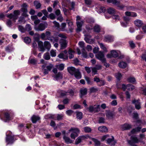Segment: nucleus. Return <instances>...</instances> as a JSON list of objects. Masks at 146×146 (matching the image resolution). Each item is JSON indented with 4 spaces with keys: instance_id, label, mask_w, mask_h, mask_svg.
<instances>
[{
    "instance_id": "obj_1",
    "label": "nucleus",
    "mask_w": 146,
    "mask_h": 146,
    "mask_svg": "<svg viewBox=\"0 0 146 146\" xmlns=\"http://www.w3.org/2000/svg\"><path fill=\"white\" fill-rule=\"evenodd\" d=\"M41 38L44 40H48L53 43L55 42H58L59 38L57 37H54L51 35V32L49 31H46L45 33H42L40 36Z\"/></svg>"
},
{
    "instance_id": "obj_2",
    "label": "nucleus",
    "mask_w": 146,
    "mask_h": 146,
    "mask_svg": "<svg viewBox=\"0 0 146 146\" xmlns=\"http://www.w3.org/2000/svg\"><path fill=\"white\" fill-rule=\"evenodd\" d=\"M127 141L129 145L131 146H137L135 144L140 142L144 144L143 141L139 140L136 136L132 135L130 138V140H127Z\"/></svg>"
},
{
    "instance_id": "obj_3",
    "label": "nucleus",
    "mask_w": 146,
    "mask_h": 146,
    "mask_svg": "<svg viewBox=\"0 0 146 146\" xmlns=\"http://www.w3.org/2000/svg\"><path fill=\"white\" fill-rule=\"evenodd\" d=\"M120 53L118 52L115 50H112L111 51L110 54H108L107 55V57L109 58H111V57L114 58L118 57L120 59H121L123 58V56H120Z\"/></svg>"
},
{
    "instance_id": "obj_4",
    "label": "nucleus",
    "mask_w": 146,
    "mask_h": 146,
    "mask_svg": "<svg viewBox=\"0 0 146 146\" xmlns=\"http://www.w3.org/2000/svg\"><path fill=\"white\" fill-rule=\"evenodd\" d=\"M14 14L11 13L7 15V17L10 19H13V20H15L18 18V16L20 14V11L19 10H15L14 11Z\"/></svg>"
},
{
    "instance_id": "obj_5",
    "label": "nucleus",
    "mask_w": 146,
    "mask_h": 146,
    "mask_svg": "<svg viewBox=\"0 0 146 146\" xmlns=\"http://www.w3.org/2000/svg\"><path fill=\"white\" fill-rule=\"evenodd\" d=\"M88 109L89 112H98L100 110V106L99 105L91 106L89 107Z\"/></svg>"
},
{
    "instance_id": "obj_6",
    "label": "nucleus",
    "mask_w": 146,
    "mask_h": 146,
    "mask_svg": "<svg viewBox=\"0 0 146 146\" xmlns=\"http://www.w3.org/2000/svg\"><path fill=\"white\" fill-rule=\"evenodd\" d=\"M96 56L98 59L101 60L102 62H104L106 61L103 52L100 51L98 52L96 54Z\"/></svg>"
},
{
    "instance_id": "obj_7",
    "label": "nucleus",
    "mask_w": 146,
    "mask_h": 146,
    "mask_svg": "<svg viewBox=\"0 0 146 146\" xmlns=\"http://www.w3.org/2000/svg\"><path fill=\"white\" fill-rule=\"evenodd\" d=\"M59 43L60 46V49L63 50L67 47L68 42L66 40L61 39L59 42Z\"/></svg>"
},
{
    "instance_id": "obj_8",
    "label": "nucleus",
    "mask_w": 146,
    "mask_h": 146,
    "mask_svg": "<svg viewBox=\"0 0 146 146\" xmlns=\"http://www.w3.org/2000/svg\"><path fill=\"white\" fill-rule=\"evenodd\" d=\"M47 26V24L46 23H40L38 27L36 28L35 30L37 31H43L45 29Z\"/></svg>"
},
{
    "instance_id": "obj_9",
    "label": "nucleus",
    "mask_w": 146,
    "mask_h": 146,
    "mask_svg": "<svg viewBox=\"0 0 146 146\" xmlns=\"http://www.w3.org/2000/svg\"><path fill=\"white\" fill-rule=\"evenodd\" d=\"M83 23V21H81L80 22L77 21L76 22L77 28L76 29V31L77 33H79L82 31V27Z\"/></svg>"
},
{
    "instance_id": "obj_10",
    "label": "nucleus",
    "mask_w": 146,
    "mask_h": 146,
    "mask_svg": "<svg viewBox=\"0 0 146 146\" xmlns=\"http://www.w3.org/2000/svg\"><path fill=\"white\" fill-rule=\"evenodd\" d=\"M6 141L7 143V145L9 144H12L14 142L13 137L8 135H7Z\"/></svg>"
},
{
    "instance_id": "obj_11",
    "label": "nucleus",
    "mask_w": 146,
    "mask_h": 146,
    "mask_svg": "<svg viewBox=\"0 0 146 146\" xmlns=\"http://www.w3.org/2000/svg\"><path fill=\"white\" fill-rule=\"evenodd\" d=\"M111 138H108L107 140V142L109 144L111 145H115V143H116V140H114V137L113 136L111 137Z\"/></svg>"
},
{
    "instance_id": "obj_12",
    "label": "nucleus",
    "mask_w": 146,
    "mask_h": 146,
    "mask_svg": "<svg viewBox=\"0 0 146 146\" xmlns=\"http://www.w3.org/2000/svg\"><path fill=\"white\" fill-rule=\"evenodd\" d=\"M132 103L134 104L136 109L139 110L141 108L140 102L138 100H134L132 101Z\"/></svg>"
},
{
    "instance_id": "obj_13",
    "label": "nucleus",
    "mask_w": 146,
    "mask_h": 146,
    "mask_svg": "<svg viewBox=\"0 0 146 146\" xmlns=\"http://www.w3.org/2000/svg\"><path fill=\"white\" fill-rule=\"evenodd\" d=\"M104 40L105 41L108 42H112L114 40L113 37L110 35H108L105 36Z\"/></svg>"
},
{
    "instance_id": "obj_14",
    "label": "nucleus",
    "mask_w": 146,
    "mask_h": 146,
    "mask_svg": "<svg viewBox=\"0 0 146 146\" xmlns=\"http://www.w3.org/2000/svg\"><path fill=\"white\" fill-rule=\"evenodd\" d=\"M53 77L56 80H58L62 78L63 74L61 72H58L55 74Z\"/></svg>"
},
{
    "instance_id": "obj_15",
    "label": "nucleus",
    "mask_w": 146,
    "mask_h": 146,
    "mask_svg": "<svg viewBox=\"0 0 146 146\" xmlns=\"http://www.w3.org/2000/svg\"><path fill=\"white\" fill-rule=\"evenodd\" d=\"M106 117L108 119H112L115 116L113 113L110 111H108L106 113Z\"/></svg>"
},
{
    "instance_id": "obj_16",
    "label": "nucleus",
    "mask_w": 146,
    "mask_h": 146,
    "mask_svg": "<svg viewBox=\"0 0 146 146\" xmlns=\"http://www.w3.org/2000/svg\"><path fill=\"white\" fill-rule=\"evenodd\" d=\"M86 138L85 136L82 135L78 137L76 139L75 144L77 145L80 143L82 141L84 140Z\"/></svg>"
},
{
    "instance_id": "obj_17",
    "label": "nucleus",
    "mask_w": 146,
    "mask_h": 146,
    "mask_svg": "<svg viewBox=\"0 0 146 146\" xmlns=\"http://www.w3.org/2000/svg\"><path fill=\"white\" fill-rule=\"evenodd\" d=\"M78 69L73 67H69L67 68L68 72L72 75H74L76 71Z\"/></svg>"
},
{
    "instance_id": "obj_18",
    "label": "nucleus",
    "mask_w": 146,
    "mask_h": 146,
    "mask_svg": "<svg viewBox=\"0 0 146 146\" xmlns=\"http://www.w3.org/2000/svg\"><path fill=\"white\" fill-rule=\"evenodd\" d=\"M131 128V125L127 123H125L122 125L121 128L123 131L128 130Z\"/></svg>"
},
{
    "instance_id": "obj_19",
    "label": "nucleus",
    "mask_w": 146,
    "mask_h": 146,
    "mask_svg": "<svg viewBox=\"0 0 146 146\" xmlns=\"http://www.w3.org/2000/svg\"><path fill=\"white\" fill-rule=\"evenodd\" d=\"M87 90L86 88H81L80 90V96L81 98L87 94Z\"/></svg>"
},
{
    "instance_id": "obj_20",
    "label": "nucleus",
    "mask_w": 146,
    "mask_h": 146,
    "mask_svg": "<svg viewBox=\"0 0 146 146\" xmlns=\"http://www.w3.org/2000/svg\"><path fill=\"white\" fill-rule=\"evenodd\" d=\"M40 119V117L37 115H33L31 118V119L32 123H36V121L39 120Z\"/></svg>"
},
{
    "instance_id": "obj_21",
    "label": "nucleus",
    "mask_w": 146,
    "mask_h": 146,
    "mask_svg": "<svg viewBox=\"0 0 146 146\" xmlns=\"http://www.w3.org/2000/svg\"><path fill=\"white\" fill-rule=\"evenodd\" d=\"M63 138L65 141V142L67 144L72 143L73 142L72 140L69 137L66 136L65 135H64Z\"/></svg>"
},
{
    "instance_id": "obj_22",
    "label": "nucleus",
    "mask_w": 146,
    "mask_h": 146,
    "mask_svg": "<svg viewBox=\"0 0 146 146\" xmlns=\"http://www.w3.org/2000/svg\"><path fill=\"white\" fill-rule=\"evenodd\" d=\"M44 47L48 51H49L51 47V45L50 43L48 41H45L44 42Z\"/></svg>"
},
{
    "instance_id": "obj_23",
    "label": "nucleus",
    "mask_w": 146,
    "mask_h": 146,
    "mask_svg": "<svg viewBox=\"0 0 146 146\" xmlns=\"http://www.w3.org/2000/svg\"><path fill=\"white\" fill-rule=\"evenodd\" d=\"M75 77L78 79H79L81 78V75L79 70L78 69L76 71V72L74 74Z\"/></svg>"
},
{
    "instance_id": "obj_24",
    "label": "nucleus",
    "mask_w": 146,
    "mask_h": 146,
    "mask_svg": "<svg viewBox=\"0 0 146 146\" xmlns=\"http://www.w3.org/2000/svg\"><path fill=\"white\" fill-rule=\"evenodd\" d=\"M85 78L88 84L90 85H92L93 84L94 82L92 79L87 76L85 77Z\"/></svg>"
},
{
    "instance_id": "obj_25",
    "label": "nucleus",
    "mask_w": 146,
    "mask_h": 146,
    "mask_svg": "<svg viewBox=\"0 0 146 146\" xmlns=\"http://www.w3.org/2000/svg\"><path fill=\"white\" fill-rule=\"evenodd\" d=\"M107 2L109 3H111L114 5L117 6L120 2L117 0H107Z\"/></svg>"
},
{
    "instance_id": "obj_26",
    "label": "nucleus",
    "mask_w": 146,
    "mask_h": 146,
    "mask_svg": "<svg viewBox=\"0 0 146 146\" xmlns=\"http://www.w3.org/2000/svg\"><path fill=\"white\" fill-rule=\"evenodd\" d=\"M134 23L135 25L138 27H141L143 24L142 21L139 19L135 20L134 22Z\"/></svg>"
},
{
    "instance_id": "obj_27",
    "label": "nucleus",
    "mask_w": 146,
    "mask_h": 146,
    "mask_svg": "<svg viewBox=\"0 0 146 146\" xmlns=\"http://www.w3.org/2000/svg\"><path fill=\"white\" fill-rule=\"evenodd\" d=\"M141 128L140 127H137L136 128L133 129L131 131V133L132 134H135L140 131Z\"/></svg>"
},
{
    "instance_id": "obj_28",
    "label": "nucleus",
    "mask_w": 146,
    "mask_h": 146,
    "mask_svg": "<svg viewBox=\"0 0 146 146\" xmlns=\"http://www.w3.org/2000/svg\"><path fill=\"white\" fill-rule=\"evenodd\" d=\"M98 130L102 132H107L108 129L105 126H100L98 128Z\"/></svg>"
},
{
    "instance_id": "obj_29",
    "label": "nucleus",
    "mask_w": 146,
    "mask_h": 146,
    "mask_svg": "<svg viewBox=\"0 0 146 146\" xmlns=\"http://www.w3.org/2000/svg\"><path fill=\"white\" fill-rule=\"evenodd\" d=\"M94 31L96 33H99L100 31V26L98 25H96L93 28Z\"/></svg>"
},
{
    "instance_id": "obj_30",
    "label": "nucleus",
    "mask_w": 146,
    "mask_h": 146,
    "mask_svg": "<svg viewBox=\"0 0 146 146\" xmlns=\"http://www.w3.org/2000/svg\"><path fill=\"white\" fill-rule=\"evenodd\" d=\"M107 12L110 14L113 15L115 14L116 11L115 9L111 7H110L108 9Z\"/></svg>"
},
{
    "instance_id": "obj_31",
    "label": "nucleus",
    "mask_w": 146,
    "mask_h": 146,
    "mask_svg": "<svg viewBox=\"0 0 146 146\" xmlns=\"http://www.w3.org/2000/svg\"><path fill=\"white\" fill-rule=\"evenodd\" d=\"M118 65L119 67L122 68H124L127 66V64L125 62L122 61L119 63Z\"/></svg>"
},
{
    "instance_id": "obj_32",
    "label": "nucleus",
    "mask_w": 146,
    "mask_h": 146,
    "mask_svg": "<svg viewBox=\"0 0 146 146\" xmlns=\"http://www.w3.org/2000/svg\"><path fill=\"white\" fill-rule=\"evenodd\" d=\"M45 117H46V118L52 119L54 120H56V115H55L48 114L45 116Z\"/></svg>"
},
{
    "instance_id": "obj_33",
    "label": "nucleus",
    "mask_w": 146,
    "mask_h": 146,
    "mask_svg": "<svg viewBox=\"0 0 146 146\" xmlns=\"http://www.w3.org/2000/svg\"><path fill=\"white\" fill-rule=\"evenodd\" d=\"M76 118L78 119L79 120L81 119L83 117V114L81 112H76Z\"/></svg>"
},
{
    "instance_id": "obj_34",
    "label": "nucleus",
    "mask_w": 146,
    "mask_h": 146,
    "mask_svg": "<svg viewBox=\"0 0 146 146\" xmlns=\"http://www.w3.org/2000/svg\"><path fill=\"white\" fill-rule=\"evenodd\" d=\"M35 6L36 9H38L40 8L41 5L40 3L37 1H35L34 2Z\"/></svg>"
},
{
    "instance_id": "obj_35",
    "label": "nucleus",
    "mask_w": 146,
    "mask_h": 146,
    "mask_svg": "<svg viewBox=\"0 0 146 146\" xmlns=\"http://www.w3.org/2000/svg\"><path fill=\"white\" fill-rule=\"evenodd\" d=\"M74 52V51L71 49L70 48L69 49L68 51V53L69 54V58L70 59H72L74 57V55L73 54V53Z\"/></svg>"
},
{
    "instance_id": "obj_36",
    "label": "nucleus",
    "mask_w": 146,
    "mask_h": 146,
    "mask_svg": "<svg viewBox=\"0 0 146 146\" xmlns=\"http://www.w3.org/2000/svg\"><path fill=\"white\" fill-rule=\"evenodd\" d=\"M43 58L46 60L50 59V57L48 52H47L45 53L43 55Z\"/></svg>"
},
{
    "instance_id": "obj_37",
    "label": "nucleus",
    "mask_w": 146,
    "mask_h": 146,
    "mask_svg": "<svg viewBox=\"0 0 146 146\" xmlns=\"http://www.w3.org/2000/svg\"><path fill=\"white\" fill-rule=\"evenodd\" d=\"M69 131H72L73 133H77L78 134V133H79L80 132V131L79 130V129L78 128H71L69 130Z\"/></svg>"
},
{
    "instance_id": "obj_38",
    "label": "nucleus",
    "mask_w": 146,
    "mask_h": 146,
    "mask_svg": "<svg viewBox=\"0 0 146 146\" xmlns=\"http://www.w3.org/2000/svg\"><path fill=\"white\" fill-rule=\"evenodd\" d=\"M46 66L45 65H43L42 66V71H43V74L44 75L48 74V73L49 71L47 69H45Z\"/></svg>"
},
{
    "instance_id": "obj_39",
    "label": "nucleus",
    "mask_w": 146,
    "mask_h": 146,
    "mask_svg": "<svg viewBox=\"0 0 146 146\" xmlns=\"http://www.w3.org/2000/svg\"><path fill=\"white\" fill-rule=\"evenodd\" d=\"M92 140L95 143V146H100L101 143L99 141L95 138H93Z\"/></svg>"
},
{
    "instance_id": "obj_40",
    "label": "nucleus",
    "mask_w": 146,
    "mask_h": 146,
    "mask_svg": "<svg viewBox=\"0 0 146 146\" xmlns=\"http://www.w3.org/2000/svg\"><path fill=\"white\" fill-rule=\"evenodd\" d=\"M58 69L60 70H62L64 67V65L63 64H61L56 66Z\"/></svg>"
},
{
    "instance_id": "obj_41",
    "label": "nucleus",
    "mask_w": 146,
    "mask_h": 146,
    "mask_svg": "<svg viewBox=\"0 0 146 146\" xmlns=\"http://www.w3.org/2000/svg\"><path fill=\"white\" fill-rule=\"evenodd\" d=\"M63 114H57L56 115V120H60L63 119Z\"/></svg>"
},
{
    "instance_id": "obj_42",
    "label": "nucleus",
    "mask_w": 146,
    "mask_h": 146,
    "mask_svg": "<svg viewBox=\"0 0 146 146\" xmlns=\"http://www.w3.org/2000/svg\"><path fill=\"white\" fill-rule=\"evenodd\" d=\"M64 14L66 16L69 15H70L69 11L65 7L62 8Z\"/></svg>"
},
{
    "instance_id": "obj_43",
    "label": "nucleus",
    "mask_w": 146,
    "mask_h": 146,
    "mask_svg": "<svg viewBox=\"0 0 146 146\" xmlns=\"http://www.w3.org/2000/svg\"><path fill=\"white\" fill-rule=\"evenodd\" d=\"M127 89L129 90H132L135 88V86L131 84H127Z\"/></svg>"
},
{
    "instance_id": "obj_44",
    "label": "nucleus",
    "mask_w": 146,
    "mask_h": 146,
    "mask_svg": "<svg viewBox=\"0 0 146 146\" xmlns=\"http://www.w3.org/2000/svg\"><path fill=\"white\" fill-rule=\"evenodd\" d=\"M105 84V82L104 80H100V81L97 84V85L100 87L103 86Z\"/></svg>"
},
{
    "instance_id": "obj_45",
    "label": "nucleus",
    "mask_w": 146,
    "mask_h": 146,
    "mask_svg": "<svg viewBox=\"0 0 146 146\" xmlns=\"http://www.w3.org/2000/svg\"><path fill=\"white\" fill-rule=\"evenodd\" d=\"M84 1L85 4L88 7H89L90 6L92 2V0H84Z\"/></svg>"
},
{
    "instance_id": "obj_46",
    "label": "nucleus",
    "mask_w": 146,
    "mask_h": 146,
    "mask_svg": "<svg viewBox=\"0 0 146 146\" xmlns=\"http://www.w3.org/2000/svg\"><path fill=\"white\" fill-rule=\"evenodd\" d=\"M24 42L27 44L30 43L31 41V38L28 37H25L24 38Z\"/></svg>"
},
{
    "instance_id": "obj_47",
    "label": "nucleus",
    "mask_w": 146,
    "mask_h": 146,
    "mask_svg": "<svg viewBox=\"0 0 146 146\" xmlns=\"http://www.w3.org/2000/svg\"><path fill=\"white\" fill-rule=\"evenodd\" d=\"M4 116L7 120H10V115L8 112H5L4 113Z\"/></svg>"
},
{
    "instance_id": "obj_48",
    "label": "nucleus",
    "mask_w": 146,
    "mask_h": 146,
    "mask_svg": "<svg viewBox=\"0 0 146 146\" xmlns=\"http://www.w3.org/2000/svg\"><path fill=\"white\" fill-rule=\"evenodd\" d=\"M84 130L86 133H89L91 131V129L90 127H86L84 128Z\"/></svg>"
},
{
    "instance_id": "obj_49",
    "label": "nucleus",
    "mask_w": 146,
    "mask_h": 146,
    "mask_svg": "<svg viewBox=\"0 0 146 146\" xmlns=\"http://www.w3.org/2000/svg\"><path fill=\"white\" fill-rule=\"evenodd\" d=\"M122 76L121 74L119 73L116 74L115 75V76L117 79L119 81L121 80Z\"/></svg>"
},
{
    "instance_id": "obj_50",
    "label": "nucleus",
    "mask_w": 146,
    "mask_h": 146,
    "mask_svg": "<svg viewBox=\"0 0 146 146\" xmlns=\"http://www.w3.org/2000/svg\"><path fill=\"white\" fill-rule=\"evenodd\" d=\"M129 44L131 47L132 48H134L135 47V44L133 41H130L129 42Z\"/></svg>"
},
{
    "instance_id": "obj_51",
    "label": "nucleus",
    "mask_w": 146,
    "mask_h": 146,
    "mask_svg": "<svg viewBox=\"0 0 146 146\" xmlns=\"http://www.w3.org/2000/svg\"><path fill=\"white\" fill-rule=\"evenodd\" d=\"M127 81L131 83H133L135 81V80L134 78L130 77L127 79Z\"/></svg>"
},
{
    "instance_id": "obj_52",
    "label": "nucleus",
    "mask_w": 146,
    "mask_h": 146,
    "mask_svg": "<svg viewBox=\"0 0 146 146\" xmlns=\"http://www.w3.org/2000/svg\"><path fill=\"white\" fill-rule=\"evenodd\" d=\"M78 136L77 133H72L70 135V137L72 139H75V138Z\"/></svg>"
},
{
    "instance_id": "obj_53",
    "label": "nucleus",
    "mask_w": 146,
    "mask_h": 146,
    "mask_svg": "<svg viewBox=\"0 0 146 146\" xmlns=\"http://www.w3.org/2000/svg\"><path fill=\"white\" fill-rule=\"evenodd\" d=\"M53 67V65L51 64H50L49 65L47 66H46V68L49 71H50L51 70L52 68Z\"/></svg>"
},
{
    "instance_id": "obj_54",
    "label": "nucleus",
    "mask_w": 146,
    "mask_h": 146,
    "mask_svg": "<svg viewBox=\"0 0 146 146\" xmlns=\"http://www.w3.org/2000/svg\"><path fill=\"white\" fill-rule=\"evenodd\" d=\"M56 50H52L50 51V54L51 56L52 57H55L56 55Z\"/></svg>"
},
{
    "instance_id": "obj_55",
    "label": "nucleus",
    "mask_w": 146,
    "mask_h": 146,
    "mask_svg": "<svg viewBox=\"0 0 146 146\" xmlns=\"http://www.w3.org/2000/svg\"><path fill=\"white\" fill-rule=\"evenodd\" d=\"M56 15L53 13H51L49 15V17L52 20H54L56 18Z\"/></svg>"
},
{
    "instance_id": "obj_56",
    "label": "nucleus",
    "mask_w": 146,
    "mask_h": 146,
    "mask_svg": "<svg viewBox=\"0 0 146 146\" xmlns=\"http://www.w3.org/2000/svg\"><path fill=\"white\" fill-rule=\"evenodd\" d=\"M105 122V119L103 117H100L99 118L98 122L99 123H104Z\"/></svg>"
},
{
    "instance_id": "obj_57",
    "label": "nucleus",
    "mask_w": 146,
    "mask_h": 146,
    "mask_svg": "<svg viewBox=\"0 0 146 146\" xmlns=\"http://www.w3.org/2000/svg\"><path fill=\"white\" fill-rule=\"evenodd\" d=\"M66 26V24L65 23H62L61 25V29L62 31H63L64 30Z\"/></svg>"
},
{
    "instance_id": "obj_58",
    "label": "nucleus",
    "mask_w": 146,
    "mask_h": 146,
    "mask_svg": "<svg viewBox=\"0 0 146 146\" xmlns=\"http://www.w3.org/2000/svg\"><path fill=\"white\" fill-rule=\"evenodd\" d=\"M75 5V3L74 1H72L70 3L71 8H69L70 10H73L74 9Z\"/></svg>"
},
{
    "instance_id": "obj_59",
    "label": "nucleus",
    "mask_w": 146,
    "mask_h": 146,
    "mask_svg": "<svg viewBox=\"0 0 146 146\" xmlns=\"http://www.w3.org/2000/svg\"><path fill=\"white\" fill-rule=\"evenodd\" d=\"M74 63L76 65H80L79 63L80 62L79 60L77 58H76L73 60Z\"/></svg>"
},
{
    "instance_id": "obj_60",
    "label": "nucleus",
    "mask_w": 146,
    "mask_h": 146,
    "mask_svg": "<svg viewBox=\"0 0 146 146\" xmlns=\"http://www.w3.org/2000/svg\"><path fill=\"white\" fill-rule=\"evenodd\" d=\"M138 114L137 112H134L133 113V118L135 119H138Z\"/></svg>"
},
{
    "instance_id": "obj_61",
    "label": "nucleus",
    "mask_w": 146,
    "mask_h": 146,
    "mask_svg": "<svg viewBox=\"0 0 146 146\" xmlns=\"http://www.w3.org/2000/svg\"><path fill=\"white\" fill-rule=\"evenodd\" d=\"M106 11L105 8L104 7L102 6L101 7L99 10V12L100 13H102V12H104Z\"/></svg>"
},
{
    "instance_id": "obj_62",
    "label": "nucleus",
    "mask_w": 146,
    "mask_h": 146,
    "mask_svg": "<svg viewBox=\"0 0 146 146\" xmlns=\"http://www.w3.org/2000/svg\"><path fill=\"white\" fill-rule=\"evenodd\" d=\"M90 91L91 92H95L98 91L97 88H95L94 87H92L90 89Z\"/></svg>"
},
{
    "instance_id": "obj_63",
    "label": "nucleus",
    "mask_w": 146,
    "mask_h": 146,
    "mask_svg": "<svg viewBox=\"0 0 146 146\" xmlns=\"http://www.w3.org/2000/svg\"><path fill=\"white\" fill-rule=\"evenodd\" d=\"M60 95L61 96H64L66 95L68 92L62 90L60 91Z\"/></svg>"
},
{
    "instance_id": "obj_64",
    "label": "nucleus",
    "mask_w": 146,
    "mask_h": 146,
    "mask_svg": "<svg viewBox=\"0 0 146 146\" xmlns=\"http://www.w3.org/2000/svg\"><path fill=\"white\" fill-rule=\"evenodd\" d=\"M18 29L19 31L23 33L25 31V30L24 28L21 25L19 26Z\"/></svg>"
}]
</instances>
